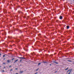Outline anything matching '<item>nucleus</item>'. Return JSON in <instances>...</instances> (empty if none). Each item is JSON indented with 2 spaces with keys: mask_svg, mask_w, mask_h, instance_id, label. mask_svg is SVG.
I'll return each instance as SVG.
<instances>
[{
  "mask_svg": "<svg viewBox=\"0 0 74 74\" xmlns=\"http://www.w3.org/2000/svg\"><path fill=\"white\" fill-rule=\"evenodd\" d=\"M14 58H13L12 59V60H14Z\"/></svg>",
  "mask_w": 74,
  "mask_h": 74,
  "instance_id": "obj_18",
  "label": "nucleus"
},
{
  "mask_svg": "<svg viewBox=\"0 0 74 74\" xmlns=\"http://www.w3.org/2000/svg\"><path fill=\"white\" fill-rule=\"evenodd\" d=\"M21 61H22V60H20V62H21Z\"/></svg>",
  "mask_w": 74,
  "mask_h": 74,
  "instance_id": "obj_23",
  "label": "nucleus"
},
{
  "mask_svg": "<svg viewBox=\"0 0 74 74\" xmlns=\"http://www.w3.org/2000/svg\"><path fill=\"white\" fill-rule=\"evenodd\" d=\"M68 61L69 62H71V60H68Z\"/></svg>",
  "mask_w": 74,
  "mask_h": 74,
  "instance_id": "obj_10",
  "label": "nucleus"
},
{
  "mask_svg": "<svg viewBox=\"0 0 74 74\" xmlns=\"http://www.w3.org/2000/svg\"><path fill=\"white\" fill-rule=\"evenodd\" d=\"M10 60H8L7 61V62L8 63H10Z\"/></svg>",
  "mask_w": 74,
  "mask_h": 74,
  "instance_id": "obj_4",
  "label": "nucleus"
},
{
  "mask_svg": "<svg viewBox=\"0 0 74 74\" xmlns=\"http://www.w3.org/2000/svg\"><path fill=\"white\" fill-rule=\"evenodd\" d=\"M19 59H25V58H24L23 57H20L19 58Z\"/></svg>",
  "mask_w": 74,
  "mask_h": 74,
  "instance_id": "obj_2",
  "label": "nucleus"
},
{
  "mask_svg": "<svg viewBox=\"0 0 74 74\" xmlns=\"http://www.w3.org/2000/svg\"><path fill=\"white\" fill-rule=\"evenodd\" d=\"M39 69V68H38V69H37L36 70V71H38V70Z\"/></svg>",
  "mask_w": 74,
  "mask_h": 74,
  "instance_id": "obj_13",
  "label": "nucleus"
},
{
  "mask_svg": "<svg viewBox=\"0 0 74 74\" xmlns=\"http://www.w3.org/2000/svg\"><path fill=\"white\" fill-rule=\"evenodd\" d=\"M51 64H50V66H51Z\"/></svg>",
  "mask_w": 74,
  "mask_h": 74,
  "instance_id": "obj_31",
  "label": "nucleus"
},
{
  "mask_svg": "<svg viewBox=\"0 0 74 74\" xmlns=\"http://www.w3.org/2000/svg\"><path fill=\"white\" fill-rule=\"evenodd\" d=\"M54 63H55L57 64H58V62H54Z\"/></svg>",
  "mask_w": 74,
  "mask_h": 74,
  "instance_id": "obj_5",
  "label": "nucleus"
},
{
  "mask_svg": "<svg viewBox=\"0 0 74 74\" xmlns=\"http://www.w3.org/2000/svg\"><path fill=\"white\" fill-rule=\"evenodd\" d=\"M10 71H12V69H10Z\"/></svg>",
  "mask_w": 74,
  "mask_h": 74,
  "instance_id": "obj_27",
  "label": "nucleus"
},
{
  "mask_svg": "<svg viewBox=\"0 0 74 74\" xmlns=\"http://www.w3.org/2000/svg\"><path fill=\"white\" fill-rule=\"evenodd\" d=\"M71 73V71L69 72V73L68 74H70Z\"/></svg>",
  "mask_w": 74,
  "mask_h": 74,
  "instance_id": "obj_14",
  "label": "nucleus"
},
{
  "mask_svg": "<svg viewBox=\"0 0 74 74\" xmlns=\"http://www.w3.org/2000/svg\"><path fill=\"white\" fill-rule=\"evenodd\" d=\"M18 12H19V13H21V12H20V11H18Z\"/></svg>",
  "mask_w": 74,
  "mask_h": 74,
  "instance_id": "obj_26",
  "label": "nucleus"
},
{
  "mask_svg": "<svg viewBox=\"0 0 74 74\" xmlns=\"http://www.w3.org/2000/svg\"><path fill=\"white\" fill-rule=\"evenodd\" d=\"M69 71H70V70H68L67 71V73H68V72H69Z\"/></svg>",
  "mask_w": 74,
  "mask_h": 74,
  "instance_id": "obj_19",
  "label": "nucleus"
},
{
  "mask_svg": "<svg viewBox=\"0 0 74 74\" xmlns=\"http://www.w3.org/2000/svg\"><path fill=\"white\" fill-rule=\"evenodd\" d=\"M5 55H3V57L4 58V57H5Z\"/></svg>",
  "mask_w": 74,
  "mask_h": 74,
  "instance_id": "obj_15",
  "label": "nucleus"
},
{
  "mask_svg": "<svg viewBox=\"0 0 74 74\" xmlns=\"http://www.w3.org/2000/svg\"><path fill=\"white\" fill-rule=\"evenodd\" d=\"M3 64H5V63H3Z\"/></svg>",
  "mask_w": 74,
  "mask_h": 74,
  "instance_id": "obj_22",
  "label": "nucleus"
},
{
  "mask_svg": "<svg viewBox=\"0 0 74 74\" xmlns=\"http://www.w3.org/2000/svg\"><path fill=\"white\" fill-rule=\"evenodd\" d=\"M40 64H41V63H39L38 64V66H39V65H40Z\"/></svg>",
  "mask_w": 74,
  "mask_h": 74,
  "instance_id": "obj_12",
  "label": "nucleus"
},
{
  "mask_svg": "<svg viewBox=\"0 0 74 74\" xmlns=\"http://www.w3.org/2000/svg\"><path fill=\"white\" fill-rule=\"evenodd\" d=\"M11 66H9V67H11Z\"/></svg>",
  "mask_w": 74,
  "mask_h": 74,
  "instance_id": "obj_24",
  "label": "nucleus"
},
{
  "mask_svg": "<svg viewBox=\"0 0 74 74\" xmlns=\"http://www.w3.org/2000/svg\"><path fill=\"white\" fill-rule=\"evenodd\" d=\"M57 72V71H56L55 73H56Z\"/></svg>",
  "mask_w": 74,
  "mask_h": 74,
  "instance_id": "obj_29",
  "label": "nucleus"
},
{
  "mask_svg": "<svg viewBox=\"0 0 74 74\" xmlns=\"http://www.w3.org/2000/svg\"><path fill=\"white\" fill-rule=\"evenodd\" d=\"M20 73H23V71H20Z\"/></svg>",
  "mask_w": 74,
  "mask_h": 74,
  "instance_id": "obj_11",
  "label": "nucleus"
},
{
  "mask_svg": "<svg viewBox=\"0 0 74 74\" xmlns=\"http://www.w3.org/2000/svg\"><path fill=\"white\" fill-rule=\"evenodd\" d=\"M15 70H18V68H16Z\"/></svg>",
  "mask_w": 74,
  "mask_h": 74,
  "instance_id": "obj_25",
  "label": "nucleus"
},
{
  "mask_svg": "<svg viewBox=\"0 0 74 74\" xmlns=\"http://www.w3.org/2000/svg\"><path fill=\"white\" fill-rule=\"evenodd\" d=\"M43 63H47V62H46L43 61L42 62Z\"/></svg>",
  "mask_w": 74,
  "mask_h": 74,
  "instance_id": "obj_9",
  "label": "nucleus"
},
{
  "mask_svg": "<svg viewBox=\"0 0 74 74\" xmlns=\"http://www.w3.org/2000/svg\"><path fill=\"white\" fill-rule=\"evenodd\" d=\"M1 53H0V56H1Z\"/></svg>",
  "mask_w": 74,
  "mask_h": 74,
  "instance_id": "obj_30",
  "label": "nucleus"
},
{
  "mask_svg": "<svg viewBox=\"0 0 74 74\" xmlns=\"http://www.w3.org/2000/svg\"><path fill=\"white\" fill-rule=\"evenodd\" d=\"M26 47H27V46H26Z\"/></svg>",
  "mask_w": 74,
  "mask_h": 74,
  "instance_id": "obj_34",
  "label": "nucleus"
},
{
  "mask_svg": "<svg viewBox=\"0 0 74 74\" xmlns=\"http://www.w3.org/2000/svg\"><path fill=\"white\" fill-rule=\"evenodd\" d=\"M1 67V66H0V67Z\"/></svg>",
  "mask_w": 74,
  "mask_h": 74,
  "instance_id": "obj_36",
  "label": "nucleus"
},
{
  "mask_svg": "<svg viewBox=\"0 0 74 74\" xmlns=\"http://www.w3.org/2000/svg\"><path fill=\"white\" fill-rule=\"evenodd\" d=\"M38 74V73L36 72V73H35V74Z\"/></svg>",
  "mask_w": 74,
  "mask_h": 74,
  "instance_id": "obj_20",
  "label": "nucleus"
},
{
  "mask_svg": "<svg viewBox=\"0 0 74 74\" xmlns=\"http://www.w3.org/2000/svg\"><path fill=\"white\" fill-rule=\"evenodd\" d=\"M20 41V40H18L17 41H18V42H19Z\"/></svg>",
  "mask_w": 74,
  "mask_h": 74,
  "instance_id": "obj_17",
  "label": "nucleus"
},
{
  "mask_svg": "<svg viewBox=\"0 0 74 74\" xmlns=\"http://www.w3.org/2000/svg\"><path fill=\"white\" fill-rule=\"evenodd\" d=\"M6 35V33H5H5H4V34H2V35Z\"/></svg>",
  "mask_w": 74,
  "mask_h": 74,
  "instance_id": "obj_6",
  "label": "nucleus"
},
{
  "mask_svg": "<svg viewBox=\"0 0 74 74\" xmlns=\"http://www.w3.org/2000/svg\"><path fill=\"white\" fill-rule=\"evenodd\" d=\"M68 69H69V68H66V69H65V70H68Z\"/></svg>",
  "mask_w": 74,
  "mask_h": 74,
  "instance_id": "obj_8",
  "label": "nucleus"
},
{
  "mask_svg": "<svg viewBox=\"0 0 74 74\" xmlns=\"http://www.w3.org/2000/svg\"><path fill=\"white\" fill-rule=\"evenodd\" d=\"M69 26H67V29H69Z\"/></svg>",
  "mask_w": 74,
  "mask_h": 74,
  "instance_id": "obj_3",
  "label": "nucleus"
},
{
  "mask_svg": "<svg viewBox=\"0 0 74 74\" xmlns=\"http://www.w3.org/2000/svg\"><path fill=\"white\" fill-rule=\"evenodd\" d=\"M24 49V50H25V51H28L27 50H25V49Z\"/></svg>",
  "mask_w": 74,
  "mask_h": 74,
  "instance_id": "obj_16",
  "label": "nucleus"
},
{
  "mask_svg": "<svg viewBox=\"0 0 74 74\" xmlns=\"http://www.w3.org/2000/svg\"><path fill=\"white\" fill-rule=\"evenodd\" d=\"M10 42H13V41H11Z\"/></svg>",
  "mask_w": 74,
  "mask_h": 74,
  "instance_id": "obj_21",
  "label": "nucleus"
},
{
  "mask_svg": "<svg viewBox=\"0 0 74 74\" xmlns=\"http://www.w3.org/2000/svg\"><path fill=\"white\" fill-rule=\"evenodd\" d=\"M3 71V72H4V70H3V71Z\"/></svg>",
  "mask_w": 74,
  "mask_h": 74,
  "instance_id": "obj_28",
  "label": "nucleus"
},
{
  "mask_svg": "<svg viewBox=\"0 0 74 74\" xmlns=\"http://www.w3.org/2000/svg\"><path fill=\"white\" fill-rule=\"evenodd\" d=\"M63 18V17L62 16H60V19H62Z\"/></svg>",
  "mask_w": 74,
  "mask_h": 74,
  "instance_id": "obj_1",
  "label": "nucleus"
},
{
  "mask_svg": "<svg viewBox=\"0 0 74 74\" xmlns=\"http://www.w3.org/2000/svg\"><path fill=\"white\" fill-rule=\"evenodd\" d=\"M5 58H4V60H5Z\"/></svg>",
  "mask_w": 74,
  "mask_h": 74,
  "instance_id": "obj_32",
  "label": "nucleus"
},
{
  "mask_svg": "<svg viewBox=\"0 0 74 74\" xmlns=\"http://www.w3.org/2000/svg\"><path fill=\"white\" fill-rule=\"evenodd\" d=\"M74 1V0H73Z\"/></svg>",
  "mask_w": 74,
  "mask_h": 74,
  "instance_id": "obj_38",
  "label": "nucleus"
},
{
  "mask_svg": "<svg viewBox=\"0 0 74 74\" xmlns=\"http://www.w3.org/2000/svg\"><path fill=\"white\" fill-rule=\"evenodd\" d=\"M11 47H12V46H11Z\"/></svg>",
  "mask_w": 74,
  "mask_h": 74,
  "instance_id": "obj_37",
  "label": "nucleus"
},
{
  "mask_svg": "<svg viewBox=\"0 0 74 74\" xmlns=\"http://www.w3.org/2000/svg\"><path fill=\"white\" fill-rule=\"evenodd\" d=\"M5 67H4V68H5Z\"/></svg>",
  "mask_w": 74,
  "mask_h": 74,
  "instance_id": "obj_35",
  "label": "nucleus"
},
{
  "mask_svg": "<svg viewBox=\"0 0 74 74\" xmlns=\"http://www.w3.org/2000/svg\"><path fill=\"white\" fill-rule=\"evenodd\" d=\"M18 73H16V74H18Z\"/></svg>",
  "mask_w": 74,
  "mask_h": 74,
  "instance_id": "obj_33",
  "label": "nucleus"
},
{
  "mask_svg": "<svg viewBox=\"0 0 74 74\" xmlns=\"http://www.w3.org/2000/svg\"><path fill=\"white\" fill-rule=\"evenodd\" d=\"M17 61H18V60H16L15 61V62H17Z\"/></svg>",
  "mask_w": 74,
  "mask_h": 74,
  "instance_id": "obj_7",
  "label": "nucleus"
}]
</instances>
